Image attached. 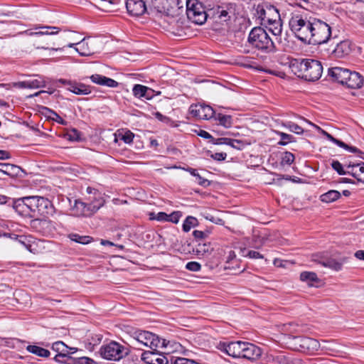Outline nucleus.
<instances>
[{"label":"nucleus","instance_id":"obj_64","mask_svg":"<svg viewBox=\"0 0 364 364\" xmlns=\"http://www.w3.org/2000/svg\"><path fill=\"white\" fill-rule=\"evenodd\" d=\"M212 158L217 161H223L227 157V154L220 152V153H215V154H213Z\"/></svg>","mask_w":364,"mask_h":364},{"label":"nucleus","instance_id":"obj_31","mask_svg":"<svg viewBox=\"0 0 364 364\" xmlns=\"http://www.w3.org/2000/svg\"><path fill=\"white\" fill-rule=\"evenodd\" d=\"M20 171L21 168L18 166L11 164L0 163V171L9 176L14 177L18 176Z\"/></svg>","mask_w":364,"mask_h":364},{"label":"nucleus","instance_id":"obj_55","mask_svg":"<svg viewBox=\"0 0 364 364\" xmlns=\"http://www.w3.org/2000/svg\"><path fill=\"white\" fill-rule=\"evenodd\" d=\"M339 146L345 149L346 150H347L350 152L358 154V156L360 158L364 159V157H363L364 153L363 151H361L360 150H359L358 149H357L356 147L349 146V145L346 144V143H344V146Z\"/></svg>","mask_w":364,"mask_h":364},{"label":"nucleus","instance_id":"obj_13","mask_svg":"<svg viewBox=\"0 0 364 364\" xmlns=\"http://www.w3.org/2000/svg\"><path fill=\"white\" fill-rule=\"evenodd\" d=\"M141 359L146 364H168L170 360L164 354L159 353L156 348L152 350L144 351Z\"/></svg>","mask_w":364,"mask_h":364},{"label":"nucleus","instance_id":"obj_26","mask_svg":"<svg viewBox=\"0 0 364 364\" xmlns=\"http://www.w3.org/2000/svg\"><path fill=\"white\" fill-rule=\"evenodd\" d=\"M52 350L57 352L58 354L55 356L54 360L56 362L62 363L61 360H58V358H70L69 356L68 346L63 341H57L53 343Z\"/></svg>","mask_w":364,"mask_h":364},{"label":"nucleus","instance_id":"obj_11","mask_svg":"<svg viewBox=\"0 0 364 364\" xmlns=\"http://www.w3.org/2000/svg\"><path fill=\"white\" fill-rule=\"evenodd\" d=\"M287 27L303 42L311 43L314 24H287Z\"/></svg>","mask_w":364,"mask_h":364},{"label":"nucleus","instance_id":"obj_14","mask_svg":"<svg viewBox=\"0 0 364 364\" xmlns=\"http://www.w3.org/2000/svg\"><path fill=\"white\" fill-rule=\"evenodd\" d=\"M190 113L199 119H210L215 116L213 109L206 105L197 104L190 107Z\"/></svg>","mask_w":364,"mask_h":364},{"label":"nucleus","instance_id":"obj_19","mask_svg":"<svg viewBox=\"0 0 364 364\" xmlns=\"http://www.w3.org/2000/svg\"><path fill=\"white\" fill-rule=\"evenodd\" d=\"M72 210L76 216L90 217L94 214L88 202L85 203L79 200L75 201Z\"/></svg>","mask_w":364,"mask_h":364},{"label":"nucleus","instance_id":"obj_44","mask_svg":"<svg viewBox=\"0 0 364 364\" xmlns=\"http://www.w3.org/2000/svg\"><path fill=\"white\" fill-rule=\"evenodd\" d=\"M28 81V88L36 89L46 87V82L42 77H39L38 79L29 80Z\"/></svg>","mask_w":364,"mask_h":364},{"label":"nucleus","instance_id":"obj_30","mask_svg":"<svg viewBox=\"0 0 364 364\" xmlns=\"http://www.w3.org/2000/svg\"><path fill=\"white\" fill-rule=\"evenodd\" d=\"M17 241L25 247L30 252L36 254L38 252L36 241L32 237L20 235L16 237Z\"/></svg>","mask_w":364,"mask_h":364},{"label":"nucleus","instance_id":"obj_20","mask_svg":"<svg viewBox=\"0 0 364 364\" xmlns=\"http://www.w3.org/2000/svg\"><path fill=\"white\" fill-rule=\"evenodd\" d=\"M350 70L346 68L341 67H333L328 68V74L335 81L341 84H343L344 81L346 80L347 76H349Z\"/></svg>","mask_w":364,"mask_h":364},{"label":"nucleus","instance_id":"obj_8","mask_svg":"<svg viewBox=\"0 0 364 364\" xmlns=\"http://www.w3.org/2000/svg\"><path fill=\"white\" fill-rule=\"evenodd\" d=\"M161 6L159 11L167 16H178L183 10L185 0H161Z\"/></svg>","mask_w":364,"mask_h":364},{"label":"nucleus","instance_id":"obj_1","mask_svg":"<svg viewBox=\"0 0 364 364\" xmlns=\"http://www.w3.org/2000/svg\"><path fill=\"white\" fill-rule=\"evenodd\" d=\"M186 11L188 18L192 23H205L208 18L221 22L236 21V5L228 4L205 10L198 0H185Z\"/></svg>","mask_w":364,"mask_h":364},{"label":"nucleus","instance_id":"obj_54","mask_svg":"<svg viewBox=\"0 0 364 364\" xmlns=\"http://www.w3.org/2000/svg\"><path fill=\"white\" fill-rule=\"evenodd\" d=\"M168 214L164 212H159L156 214L152 213L150 214L151 220H156L158 221H167Z\"/></svg>","mask_w":364,"mask_h":364},{"label":"nucleus","instance_id":"obj_3","mask_svg":"<svg viewBox=\"0 0 364 364\" xmlns=\"http://www.w3.org/2000/svg\"><path fill=\"white\" fill-rule=\"evenodd\" d=\"M28 204L33 208L31 218L37 216L48 217L55 212L52 203L47 198L41 196H32V200Z\"/></svg>","mask_w":364,"mask_h":364},{"label":"nucleus","instance_id":"obj_53","mask_svg":"<svg viewBox=\"0 0 364 364\" xmlns=\"http://www.w3.org/2000/svg\"><path fill=\"white\" fill-rule=\"evenodd\" d=\"M245 145H246V144L242 140L234 139L230 138L229 146H232V148L240 150V149H242Z\"/></svg>","mask_w":364,"mask_h":364},{"label":"nucleus","instance_id":"obj_36","mask_svg":"<svg viewBox=\"0 0 364 364\" xmlns=\"http://www.w3.org/2000/svg\"><path fill=\"white\" fill-rule=\"evenodd\" d=\"M26 350L33 354L43 358H48L50 355V351L47 349L35 345H29L26 347Z\"/></svg>","mask_w":364,"mask_h":364},{"label":"nucleus","instance_id":"obj_7","mask_svg":"<svg viewBox=\"0 0 364 364\" xmlns=\"http://www.w3.org/2000/svg\"><path fill=\"white\" fill-rule=\"evenodd\" d=\"M302 78L308 81L318 80L322 75L323 66L320 61L314 59H305Z\"/></svg>","mask_w":364,"mask_h":364},{"label":"nucleus","instance_id":"obj_2","mask_svg":"<svg viewBox=\"0 0 364 364\" xmlns=\"http://www.w3.org/2000/svg\"><path fill=\"white\" fill-rule=\"evenodd\" d=\"M248 40L252 44V48H255L267 53L273 51L274 49V43L269 37L267 31L260 27L252 28Z\"/></svg>","mask_w":364,"mask_h":364},{"label":"nucleus","instance_id":"obj_17","mask_svg":"<svg viewBox=\"0 0 364 364\" xmlns=\"http://www.w3.org/2000/svg\"><path fill=\"white\" fill-rule=\"evenodd\" d=\"M31 200H32V196L18 199L14 201L13 207L20 215L31 217L33 212V208H31L28 204Z\"/></svg>","mask_w":364,"mask_h":364},{"label":"nucleus","instance_id":"obj_42","mask_svg":"<svg viewBox=\"0 0 364 364\" xmlns=\"http://www.w3.org/2000/svg\"><path fill=\"white\" fill-rule=\"evenodd\" d=\"M283 126L296 134H302L304 133L303 128L292 122L283 123Z\"/></svg>","mask_w":364,"mask_h":364},{"label":"nucleus","instance_id":"obj_60","mask_svg":"<svg viewBox=\"0 0 364 364\" xmlns=\"http://www.w3.org/2000/svg\"><path fill=\"white\" fill-rule=\"evenodd\" d=\"M213 143L214 144H226L229 145L230 144V138L222 137L213 139Z\"/></svg>","mask_w":364,"mask_h":364},{"label":"nucleus","instance_id":"obj_39","mask_svg":"<svg viewBox=\"0 0 364 364\" xmlns=\"http://www.w3.org/2000/svg\"><path fill=\"white\" fill-rule=\"evenodd\" d=\"M215 120H218L220 124L225 127H230L232 125V117L230 115H225L223 114H215Z\"/></svg>","mask_w":364,"mask_h":364},{"label":"nucleus","instance_id":"obj_35","mask_svg":"<svg viewBox=\"0 0 364 364\" xmlns=\"http://www.w3.org/2000/svg\"><path fill=\"white\" fill-rule=\"evenodd\" d=\"M350 43L347 41H341L337 44L334 53L338 57H343L350 52Z\"/></svg>","mask_w":364,"mask_h":364},{"label":"nucleus","instance_id":"obj_15","mask_svg":"<svg viewBox=\"0 0 364 364\" xmlns=\"http://www.w3.org/2000/svg\"><path fill=\"white\" fill-rule=\"evenodd\" d=\"M245 343L242 341H234L228 343H223L221 344L220 349L230 356L240 358L244 350Z\"/></svg>","mask_w":364,"mask_h":364},{"label":"nucleus","instance_id":"obj_34","mask_svg":"<svg viewBox=\"0 0 364 364\" xmlns=\"http://www.w3.org/2000/svg\"><path fill=\"white\" fill-rule=\"evenodd\" d=\"M300 279L306 282L309 286H314L315 284L319 282L316 274L313 272H303L300 274Z\"/></svg>","mask_w":364,"mask_h":364},{"label":"nucleus","instance_id":"obj_58","mask_svg":"<svg viewBox=\"0 0 364 364\" xmlns=\"http://www.w3.org/2000/svg\"><path fill=\"white\" fill-rule=\"evenodd\" d=\"M182 31H184L185 33V36L184 37H188V38H190L191 36H195L196 34L193 33V31L190 25L188 24H182Z\"/></svg>","mask_w":364,"mask_h":364},{"label":"nucleus","instance_id":"obj_25","mask_svg":"<svg viewBox=\"0 0 364 364\" xmlns=\"http://www.w3.org/2000/svg\"><path fill=\"white\" fill-rule=\"evenodd\" d=\"M346 78V80L344 81L343 85H346L349 88H360L363 85V77L357 72L350 71L349 76H347Z\"/></svg>","mask_w":364,"mask_h":364},{"label":"nucleus","instance_id":"obj_56","mask_svg":"<svg viewBox=\"0 0 364 364\" xmlns=\"http://www.w3.org/2000/svg\"><path fill=\"white\" fill-rule=\"evenodd\" d=\"M241 65L245 68H252V69H255L257 70L264 71V72L268 73L269 74H272L274 75H278V74L276 72H274L273 70H265V69L262 68V67H261V66H255L251 64H245V63H242Z\"/></svg>","mask_w":364,"mask_h":364},{"label":"nucleus","instance_id":"obj_45","mask_svg":"<svg viewBox=\"0 0 364 364\" xmlns=\"http://www.w3.org/2000/svg\"><path fill=\"white\" fill-rule=\"evenodd\" d=\"M59 31V28L57 27H50V26H43L40 28V31L36 32V35H52L57 33Z\"/></svg>","mask_w":364,"mask_h":364},{"label":"nucleus","instance_id":"obj_32","mask_svg":"<svg viewBox=\"0 0 364 364\" xmlns=\"http://www.w3.org/2000/svg\"><path fill=\"white\" fill-rule=\"evenodd\" d=\"M88 203L90 205V207L94 213V214L100 208H102L105 203V200L102 197V194L95 196H89L88 198Z\"/></svg>","mask_w":364,"mask_h":364},{"label":"nucleus","instance_id":"obj_50","mask_svg":"<svg viewBox=\"0 0 364 364\" xmlns=\"http://www.w3.org/2000/svg\"><path fill=\"white\" fill-rule=\"evenodd\" d=\"M331 166L339 175L348 174V171L343 169V165L338 161H333Z\"/></svg>","mask_w":364,"mask_h":364},{"label":"nucleus","instance_id":"obj_51","mask_svg":"<svg viewBox=\"0 0 364 364\" xmlns=\"http://www.w3.org/2000/svg\"><path fill=\"white\" fill-rule=\"evenodd\" d=\"M74 45H78L79 47L78 48H76L75 50L79 53V54L81 55V56H88L90 55V50H85V49H82L84 46H85V43L81 41L80 43H72V44H70L69 46L70 47H73Z\"/></svg>","mask_w":364,"mask_h":364},{"label":"nucleus","instance_id":"obj_4","mask_svg":"<svg viewBox=\"0 0 364 364\" xmlns=\"http://www.w3.org/2000/svg\"><path fill=\"white\" fill-rule=\"evenodd\" d=\"M132 338H133L135 348H140L139 346L149 347L151 350H155L159 346L161 341L159 338L149 332L141 330H136L132 332Z\"/></svg>","mask_w":364,"mask_h":364},{"label":"nucleus","instance_id":"obj_38","mask_svg":"<svg viewBox=\"0 0 364 364\" xmlns=\"http://www.w3.org/2000/svg\"><path fill=\"white\" fill-rule=\"evenodd\" d=\"M68 237L74 242L82 244V245H87L90 243L92 238L90 236L87 235H80L76 233H71L68 235Z\"/></svg>","mask_w":364,"mask_h":364},{"label":"nucleus","instance_id":"obj_21","mask_svg":"<svg viewBox=\"0 0 364 364\" xmlns=\"http://www.w3.org/2000/svg\"><path fill=\"white\" fill-rule=\"evenodd\" d=\"M31 225L37 232L43 234L50 232L53 228L52 222L46 219L36 218L32 220L31 222Z\"/></svg>","mask_w":364,"mask_h":364},{"label":"nucleus","instance_id":"obj_46","mask_svg":"<svg viewBox=\"0 0 364 364\" xmlns=\"http://www.w3.org/2000/svg\"><path fill=\"white\" fill-rule=\"evenodd\" d=\"M171 357L170 364H200L194 361L193 360L187 359L185 358H175Z\"/></svg>","mask_w":364,"mask_h":364},{"label":"nucleus","instance_id":"obj_5","mask_svg":"<svg viewBox=\"0 0 364 364\" xmlns=\"http://www.w3.org/2000/svg\"><path fill=\"white\" fill-rule=\"evenodd\" d=\"M100 353L103 358L113 360H119L128 354L127 349L115 341L102 346Z\"/></svg>","mask_w":364,"mask_h":364},{"label":"nucleus","instance_id":"obj_63","mask_svg":"<svg viewBox=\"0 0 364 364\" xmlns=\"http://www.w3.org/2000/svg\"><path fill=\"white\" fill-rule=\"evenodd\" d=\"M247 256L252 259H262L263 255L259 252L254 250H250L248 252Z\"/></svg>","mask_w":364,"mask_h":364},{"label":"nucleus","instance_id":"obj_24","mask_svg":"<svg viewBox=\"0 0 364 364\" xmlns=\"http://www.w3.org/2000/svg\"><path fill=\"white\" fill-rule=\"evenodd\" d=\"M132 92L137 98L151 100L154 96V90L152 89L139 84L135 85L133 87Z\"/></svg>","mask_w":364,"mask_h":364},{"label":"nucleus","instance_id":"obj_61","mask_svg":"<svg viewBox=\"0 0 364 364\" xmlns=\"http://www.w3.org/2000/svg\"><path fill=\"white\" fill-rule=\"evenodd\" d=\"M94 363V360L90 358L82 357L76 360L75 364H93Z\"/></svg>","mask_w":364,"mask_h":364},{"label":"nucleus","instance_id":"obj_16","mask_svg":"<svg viewBox=\"0 0 364 364\" xmlns=\"http://www.w3.org/2000/svg\"><path fill=\"white\" fill-rule=\"evenodd\" d=\"M126 8L129 14L134 16L142 15L146 10L143 0H127Z\"/></svg>","mask_w":364,"mask_h":364},{"label":"nucleus","instance_id":"obj_59","mask_svg":"<svg viewBox=\"0 0 364 364\" xmlns=\"http://www.w3.org/2000/svg\"><path fill=\"white\" fill-rule=\"evenodd\" d=\"M273 360L279 364H289L288 358L284 355H278L273 358Z\"/></svg>","mask_w":364,"mask_h":364},{"label":"nucleus","instance_id":"obj_22","mask_svg":"<svg viewBox=\"0 0 364 364\" xmlns=\"http://www.w3.org/2000/svg\"><path fill=\"white\" fill-rule=\"evenodd\" d=\"M347 168L350 169L348 171V174L364 183V163H349Z\"/></svg>","mask_w":364,"mask_h":364},{"label":"nucleus","instance_id":"obj_18","mask_svg":"<svg viewBox=\"0 0 364 364\" xmlns=\"http://www.w3.org/2000/svg\"><path fill=\"white\" fill-rule=\"evenodd\" d=\"M262 352L260 348L253 343L245 342L243 352H242L241 358L249 360H255L258 359Z\"/></svg>","mask_w":364,"mask_h":364},{"label":"nucleus","instance_id":"obj_43","mask_svg":"<svg viewBox=\"0 0 364 364\" xmlns=\"http://www.w3.org/2000/svg\"><path fill=\"white\" fill-rule=\"evenodd\" d=\"M283 25L284 24H268L266 28L274 36L283 35Z\"/></svg>","mask_w":364,"mask_h":364},{"label":"nucleus","instance_id":"obj_37","mask_svg":"<svg viewBox=\"0 0 364 364\" xmlns=\"http://www.w3.org/2000/svg\"><path fill=\"white\" fill-rule=\"evenodd\" d=\"M341 197V193L338 191L331 190L320 196L321 200L324 203H332Z\"/></svg>","mask_w":364,"mask_h":364},{"label":"nucleus","instance_id":"obj_6","mask_svg":"<svg viewBox=\"0 0 364 364\" xmlns=\"http://www.w3.org/2000/svg\"><path fill=\"white\" fill-rule=\"evenodd\" d=\"M254 16L255 21H260V23H273L281 20L279 11L273 6L258 5Z\"/></svg>","mask_w":364,"mask_h":364},{"label":"nucleus","instance_id":"obj_49","mask_svg":"<svg viewBox=\"0 0 364 364\" xmlns=\"http://www.w3.org/2000/svg\"><path fill=\"white\" fill-rule=\"evenodd\" d=\"M278 134L281 138V141L279 142V144L282 146L287 145L288 143L291 142L294 138L292 135L284 132H279Z\"/></svg>","mask_w":364,"mask_h":364},{"label":"nucleus","instance_id":"obj_23","mask_svg":"<svg viewBox=\"0 0 364 364\" xmlns=\"http://www.w3.org/2000/svg\"><path fill=\"white\" fill-rule=\"evenodd\" d=\"M90 78L93 83L108 87H117L119 85L114 80L99 74L92 75Z\"/></svg>","mask_w":364,"mask_h":364},{"label":"nucleus","instance_id":"obj_29","mask_svg":"<svg viewBox=\"0 0 364 364\" xmlns=\"http://www.w3.org/2000/svg\"><path fill=\"white\" fill-rule=\"evenodd\" d=\"M161 29H163L168 34L177 36L184 37L185 33L182 31V24H159Z\"/></svg>","mask_w":364,"mask_h":364},{"label":"nucleus","instance_id":"obj_41","mask_svg":"<svg viewBox=\"0 0 364 364\" xmlns=\"http://www.w3.org/2000/svg\"><path fill=\"white\" fill-rule=\"evenodd\" d=\"M198 225V220L193 216H188L184 220L183 224V230L184 232H188L192 228L196 227Z\"/></svg>","mask_w":364,"mask_h":364},{"label":"nucleus","instance_id":"obj_52","mask_svg":"<svg viewBox=\"0 0 364 364\" xmlns=\"http://www.w3.org/2000/svg\"><path fill=\"white\" fill-rule=\"evenodd\" d=\"M182 214L180 211H174L171 214L168 215L167 222H171L173 223H178Z\"/></svg>","mask_w":364,"mask_h":364},{"label":"nucleus","instance_id":"obj_47","mask_svg":"<svg viewBox=\"0 0 364 364\" xmlns=\"http://www.w3.org/2000/svg\"><path fill=\"white\" fill-rule=\"evenodd\" d=\"M118 137L126 144H131L133 141L134 134L131 131H126L124 133H119Z\"/></svg>","mask_w":364,"mask_h":364},{"label":"nucleus","instance_id":"obj_62","mask_svg":"<svg viewBox=\"0 0 364 364\" xmlns=\"http://www.w3.org/2000/svg\"><path fill=\"white\" fill-rule=\"evenodd\" d=\"M193 235L196 239L202 240L208 237V234L200 230H194Z\"/></svg>","mask_w":364,"mask_h":364},{"label":"nucleus","instance_id":"obj_27","mask_svg":"<svg viewBox=\"0 0 364 364\" xmlns=\"http://www.w3.org/2000/svg\"><path fill=\"white\" fill-rule=\"evenodd\" d=\"M346 257H340L339 259L328 258L318 262L325 267H328L335 271H339L342 269L343 264L346 262Z\"/></svg>","mask_w":364,"mask_h":364},{"label":"nucleus","instance_id":"obj_48","mask_svg":"<svg viewBox=\"0 0 364 364\" xmlns=\"http://www.w3.org/2000/svg\"><path fill=\"white\" fill-rule=\"evenodd\" d=\"M295 159L294 155L291 152L286 151L282 157V164L291 165Z\"/></svg>","mask_w":364,"mask_h":364},{"label":"nucleus","instance_id":"obj_28","mask_svg":"<svg viewBox=\"0 0 364 364\" xmlns=\"http://www.w3.org/2000/svg\"><path fill=\"white\" fill-rule=\"evenodd\" d=\"M305 59H295L292 58L291 60H288V67L291 70V72L296 75L298 77H301L303 76V70L304 68V62Z\"/></svg>","mask_w":364,"mask_h":364},{"label":"nucleus","instance_id":"obj_33","mask_svg":"<svg viewBox=\"0 0 364 364\" xmlns=\"http://www.w3.org/2000/svg\"><path fill=\"white\" fill-rule=\"evenodd\" d=\"M213 247L210 243H202L198 242L195 247H193L192 252L198 257L205 256L206 254H209L213 251Z\"/></svg>","mask_w":364,"mask_h":364},{"label":"nucleus","instance_id":"obj_10","mask_svg":"<svg viewBox=\"0 0 364 364\" xmlns=\"http://www.w3.org/2000/svg\"><path fill=\"white\" fill-rule=\"evenodd\" d=\"M296 348L303 352H313L320 348L319 342L312 338L295 336L293 338Z\"/></svg>","mask_w":364,"mask_h":364},{"label":"nucleus","instance_id":"obj_57","mask_svg":"<svg viewBox=\"0 0 364 364\" xmlns=\"http://www.w3.org/2000/svg\"><path fill=\"white\" fill-rule=\"evenodd\" d=\"M186 267L189 271L198 272L200 270L201 265L197 262H189L186 264Z\"/></svg>","mask_w":364,"mask_h":364},{"label":"nucleus","instance_id":"obj_9","mask_svg":"<svg viewBox=\"0 0 364 364\" xmlns=\"http://www.w3.org/2000/svg\"><path fill=\"white\" fill-rule=\"evenodd\" d=\"M312 31L313 44L325 43L332 35V28L329 24H314Z\"/></svg>","mask_w":364,"mask_h":364},{"label":"nucleus","instance_id":"obj_12","mask_svg":"<svg viewBox=\"0 0 364 364\" xmlns=\"http://www.w3.org/2000/svg\"><path fill=\"white\" fill-rule=\"evenodd\" d=\"M58 83L65 86L68 90L78 95H86L91 93V87L75 80L59 79Z\"/></svg>","mask_w":364,"mask_h":364},{"label":"nucleus","instance_id":"obj_40","mask_svg":"<svg viewBox=\"0 0 364 364\" xmlns=\"http://www.w3.org/2000/svg\"><path fill=\"white\" fill-rule=\"evenodd\" d=\"M186 171H188L192 176H195L198 179V183L202 186L207 187L210 185V181L205 178H203L196 169L193 168H188Z\"/></svg>","mask_w":364,"mask_h":364}]
</instances>
